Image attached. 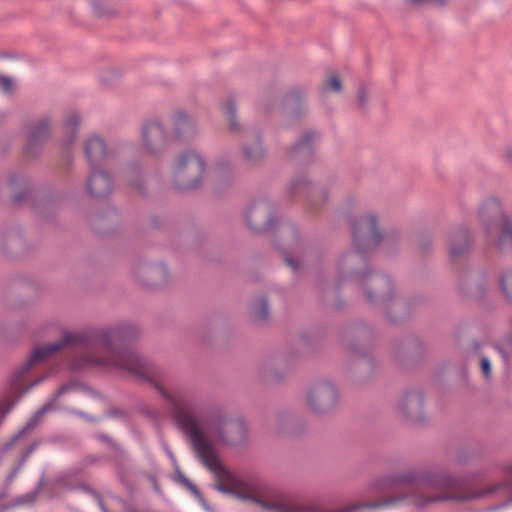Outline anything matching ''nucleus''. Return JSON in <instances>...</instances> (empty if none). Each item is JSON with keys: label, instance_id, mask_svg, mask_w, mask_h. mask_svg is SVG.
Masks as SVG:
<instances>
[{"label": "nucleus", "instance_id": "1", "mask_svg": "<svg viewBox=\"0 0 512 512\" xmlns=\"http://www.w3.org/2000/svg\"><path fill=\"white\" fill-rule=\"evenodd\" d=\"M169 401L173 416L181 429L189 436L193 448L201 460L216 477V489L231 492L237 481L216 456L212 442L236 444L245 435V426L240 419L232 420L219 407L190 398L180 392H169L156 385Z\"/></svg>", "mask_w": 512, "mask_h": 512}, {"label": "nucleus", "instance_id": "2", "mask_svg": "<svg viewBox=\"0 0 512 512\" xmlns=\"http://www.w3.org/2000/svg\"><path fill=\"white\" fill-rule=\"evenodd\" d=\"M127 338L125 327L101 329L90 332L73 333L64 332L60 341L36 347L30 358L17 369L9 380V390L20 397L29 389L42 382L45 376H41L24 387L22 380L24 375L36 364L51 356L65 346L82 347L84 355L72 362L73 369L104 366L118 368L140 379L150 380L154 376V368L144 361L133 350L116 349V344L124 342Z\"/></svg>", "mask_w": 512, "mask_h": 512}, {"label": "nucleus", "instance_id": "3", "mask_svg": "<svg viewBox=\"0 0 512 512\" xmlns=\"http://www.w3.org/2000/svg\"><path fill=\"white\" fill-rule=\"evenodd\" d=\"M458 486L459 481L457 479L449 475H436L421 480L419 487L410 494L390 497L373 503H351L335 510H326L319 506H301L280 488L262 482L247 484L242 497L270 512H356L363 508L378 509L404 502L417 507H424L441 500H468L472 498V496L457 493Z\"/></svg>", "mask_w": 512, "mask_h": 512}, {"label": "nucleus", "instance_id": "4", "mask_svg": "<svg viewBox=\"0 0 512 512\" xmlns=\"http://www.w3.org/2000/svg\"><path fill=\"white\" fill-rule=\"evenodd\" d=\"M479 221L487 237L494 233L497 239H490L502 251L512 250V222L503 213L498 200L488 199L481 205L478 212Z\"/></svg>", "mask_w": 512, "mask_h": 512}, {"label": "nucleus", "instance_id": "5", "mask_svg": "<svg viewBox=\"0 0 512 512\" xmlns=\"http://www.w3.org/2000/svg\"><path fill=\"white\" fill-rule=\"evenodd\" d=\"M352 239L355 251L344 255L341 260L343 267H351L357 263L363 264L365 254L374 250L380 243L382 236L374 214H368L354 224Z\"/></svg>", "mask_w": 512, "mask_h": 512}, {"label": "nucleus", "instance_id": "6", "mask_svg": "<svg viewBox=\"0 0 512 512\" xmlns=\"http://www.w3.org/2000/svg\"><path fill=\"white\" fill-rule=\"evenodd\" d=\"M204 176V160L194 152L187 151L178 156L173 168L172 179L179 190H191L199 186Z\"/></svg>", "mask_w": 512, "mask_h": 512}, {"label": "nucleus", "instance_id": "7", "mask_svg": "<svg viewBox=\"0 0 512 512\" xmlns=\"http://www.w3.org/2000/svg\"><path fill=\"white\" fill-rule=\"evenodd\" d=\"M338 400L337 389L327 381L314 384L306 393L308 410L318 415L331 412L338 404Z\"/></svg>", "mask_w": 512, "mask_h": 512}, {"label": "nucleus", "instance_id": "8", "mask_svg": "<svg viewBox=\"0 0 512 512\" xmlns=\"http://www.w3.org/2000/svg\"><path fill=\"white\" fill-rule=\"evenodd\" d=\"M245 221L248 227L257 232L268 230L272 227V206L266 199L253 201L245 213Z\"/></svg>", "mask_w": 512, "mask_h": 512}, {"label": "nucleus", "instance_id": "9", "mask_svg": "<svg viewBox=\"0 0 512 512\" xmlns=\"http://www.w3.org/2000/svg\"><path fill=\"white\" fill-rule=\"evenodd\" d=\"M141 138L143 150L150 154L161 151L167 142L166 132L157 119L150 120L143 125Z\"/></svg>", "mask_w": 512, "mask_h": 512}, {"label": "nucleus", "instance_id": "10", "mask_svg": "<svg viewBox=\"0 0 512 512\" xmlns=\"http://www.w3.org/2000/svg\"><path fill=\"white\" fill-rule=\"evenodd\" d=\"M369 288L366 297L372 303H385L392 297L391 280L384 275H373L368 279Z\"/></svg>", "mask_w": 512, "mask_h": 512}, {"label": "nucleus", "instance_id": "11", "mask_svg": "<svg viewBox=\"0 0 512 512\" xmlns=\"http://www.w3.org/2000/svg\"><path fill=\"white\" fill-rule=\"evenodd\" d=\"M84 151L90 169L100 168L107 156L105 142L98 135H93L86 140Z\"/></svg>", "mask_w": 512, "mask_h": 512}, {"label": "nucleus", "instance_id": "12", "mask_svg": "<svg viewBox=\"0 0 512 512\" xmlns=\"http://www.w3.org/2000/svg\"><path fill=\"white\" fill-rule=\"evenodd\" d=\"M112 190V183L109 176L99 168L91 169L88 182V193L96 198L107 196Z\"/></svg>", "mask_w": 512, "mask_h": 512}, {"label": "nucleus", "instance_id": "13", "mask_svg": "<svg viewBox=\"0 0 512 512\" xmlns=\"http://www.w3.org/2000/svg\"><path fill=\"white\" fill-rule=\"evenodd\" d=\"M50 135V121L48 119L39 120L31 129L28 135L25 152L29 156H34L38 148Z\"/></svg>", "mask_w": 512, "mask_h": 512}, {"label": "nucleus", "instance_id": "14", "mask_svg": "<svg viewBox=\"0 0 512 512\" xmlns=\"http://www.w3.org/2000/svg\"><path fill=\"white\" fill-rule=\"evenodd\" d=\"M471 244V236L467 229L461 228L453 232L449 237L450 257L453 260L462 257L469 251Z\"/></svg>", "mask_w": 512, "mask_h": 512}, {"label": "nucleus", "instance_id": "15", "mask_svg": "<svg viewBox=\"0 0 512 512\" xmlns=\"http://www.w3.org/2000/svg\"><path fill=\"white\" fill-rule=\"evenodd\" d=\"M423 399L417 393L406 395L399 403L400 411L408 418L417 420L421 416Z\"/></svg>", "mask_w": 512, "mask_h": 512}, {"label": "nucleus", "instance_id": "16", "mask_svg": "<svg viewBox=\"0 0 512 512\" xmlns=\"http://www.w3.org/2000/svg\"><path fill=\"white\" fill-rule=\"evenodd\" d=\"M80 124L79 115L76 112L69 113L63 123V129L65 137L63 140V146L65 150H68L76 139V134Z\"/></svg>", "mask_w": 512, "mask_h": 512}, {"label": "nucleus", "instance_id": "17", "mask_svg": "<svg viewBox=\"0 0 512 512\" xmlns=\"http://www.w3.org/2000/svg\"><path fill=\"white\" fill-rule=\"evenodd\" d=\"M173 125L176 134L179 136H185L194 131V121L183 111L174 114Z\"/></svg>", "mask_w": 512, "mask_h": 512}, {"label": "nucleus", "instance_id": "18", "mask_svg": "<svg viewBox=\"0 0 512 512\" xmlns=\"http://www.w3.org/2000/svg\"><path fill=\"white\" fill-rule=\"evenodd\" d=\"M315 139L316 135L314 133H305L301 140L293 146L291 150V154L293 155V157H310L312 153V143Z\"/></svg>", "mask_w": 512, "mask_h": 512}, {"label": "nucleus", "instance_id": "19", "mask_svg": "<svg viewBox=\"0 0 512 512\" xmlns=\"http://www.w3.org/2000/svg\"><path fill=\"white\" fill-rule=\"evenodd\" d=\"M293 189L300 193L309 194L313 198L321 194V199L324 200L326 196L322 194L318 187L311 186L306 180H300L294 184Z\"/></svg>", "mask_w": 512, "mask_h": 512}, {"label": "nucleus", "instance_id": "20", "mask_svg": "<svg viewBox=\"0 0 512 512\" xmlns=\"http://www.w3.org/2000/svg\"><path fill=\"white\" fill-rule=\"evenodd\" d=\"M263 149L259 143H253L244 149V156L250 163H255L263 157Z\"/></svg>", "mask_w": 512, "mask_h": 512}, {"label": "nucleus", "instance_id": "21", "mask_svg": "<svg viewBox=\"0 0 512 512\" xmlns=\"http://www.w3.org/2000/svg\"><path fill=\"white\" fill-rule=\"evenodd\" d=\"M221 109L227 118L230 129H232V130L236 129V122H235V118H234L235 107H234L233 101L231 99H228L225 103H223L221 105Z\"/></svg>", "mask_w": 512, "mask_h": 512}, {"label": "nucleus", "instance_id": "22", "mask_svg": "<svg viewBox=\"0 0 512 512\" xmlns=\"http://www.w3.org/2000/svg\"><path fill=\"white\" fill-rule=\"evenodd\" d=\"M503 293L509 301H512V271L504 273L500 278Z\"/></svg>", "mask_w": 512, "mask_h": 512}, {"label": "nucleus", "instance_id": "23", "mask_svg": "<svg viewBox=\"0 0 512 512\" xmlns=\"http://www.w3.org/2000/svg\"><path fill=\"white\" fill-rule=\"evenodd\" d=\"M323 89L325 91L340 92L342 89L340 78L336 74L329 75L324 82Z\"/></svg>", "mask_w": 512, "mask_h": 512}, {"label": "nucleus", "instance_id": "24", "mask_svg": "<svg viewBox=\"0 0 512 512\" xmlns=\"http://www.w3.org/2000/svg\"><path fill=\"white\" fill-rule=\"evenodd\" d=\"M52 409V403H46L41 409H39L35 415L29 420L26 427L24 428V431H28L32 429L37 422L41 419V417L48 411Z\"/></svg>", "mask_w": 512, "mask_h": 512}, {"label": "nucleus", "instance_id": "25", "mask_svg": "<svg viewBox=\"0 0 512 512\" xmlns=\"http://www.w3.org/2000/svg\"><path fill=\"white\" fill-rule=\"evenodd\" d=\"M413 477L410 474L402 475L397 478H388L383 481V483L380 486L381 490L393 488L396 484V482H412Z\"/></svg>", "mask_w": 512, "mask_h": 512}, {"label": "nucleus", "instance_id": "26", "mask_svg": "<svg viewBox=\"0 0 512 512\" xmlns=\"http://www.w3.org/2000/svg\"><path fill=\"white\" fill-rule=\"evenodd\" d=\"M253 314L256 320H265L268 316V306L265 299H261L257 306H253Z\"/></svg>", "mask_w": 512, "mask_h": 512}, {"label": "nucleus", "instance_id": "27", "mask_svg": "<svg viewBox=\"0 0 512 512\" xmlns=\"http://www.w3.org/2000/svg\"><path fill=\"white\" fill-rule=\"evenodd\" d=\"M499 350L503 358L506 360L508 355L512 352V336L508 337L501 343Z\"/></svg>", "mask_w": 512, "mask_h": 512}, {"label": "nucleus", "instance_id": "28", "mask_svg": "<svg viewBox=\"0 0 512 512\" xmlns=\"http://www.w3.org/2000/svg\"><path fill=\"white\" fill-rule=\"evenodd\" d=\"M300 103L299 93H291L285 99V105L291 109L296 108Z\"/></svg>", "mask_w": 512, "mask_h": 512}, {"label": "nucleus", "instance_id": "29", "mask_svg": "<svg viewBox=\"0 0 512 512\" xmlns=\"http://www.w3.org/2000/svg\"><path fill=\"white\" fill-rule=\"evenodd\" d=\"M14 84L13 81L5 76H0V90L4 93H8L12 90Z\"/></svg>", "mask_w": 512, "mask_h": 512}, {"label": "nucleus", "instance_id": "30", "mask_svg": "<svg viewBox=\"0 0 512 512\" xmlns=\"http://www.w3.org/2000/svg\"><path fill=\"white\" fill-rule=\"evenodd\" d=\"M491 363L490 360L487 357H483L481 359V371L484 374L485 377H489L491 374Z\"/></svg>", "mask_w": 512, "mask_h": 512}, {"label": "nucleus", "instance_id": "31", "mask_svg": "<svg viewBox=\"0 0 512 512\" xmlns=\"http://www.w3.org/2000/svg\"><path fill=\"white\" fill-rule=\"evenodd\" d=\"M188 487L201 500L203 507L206 510H208V506L206 505L205 501L203 500V498H202L200 492L197 490V488L194 485H192L191 483H188Z\"/></svg>", "mask_w": 512, "mask_h": 512}, {"label": "nucleus", "instance_id": "32", "mask_svg": "<svg viewBox=\"0 0 512 512\" xmlns=\"http://www.w3.org/2000/svg\"><path fill=\"white\" fill-rule=\"evenodd\" d=\"M286 263H287V265H288V266H290L293 270H297V268H298V263H297L295 260H293V259H291V258H287V259H286Z\"/></svg>", "mask_w": 512, "mask_h": 512}, {"label": "nucleus", "instance_id": "33", "mask_svg": "<svg viewBox=\"0 0 512 512\" xmlns=\"http://www.w3.org/2000/svg\"><path fill=\"white\" fill-rule=\"evenodd\" d=\"M363 276L364 275L360 271H358V270H355V271L352 272V277L353 278H358V277H363Z\"/></svg>", "mask_w": 512, "mask_h": 512}, {"label": "nucleus", "instance_id": "34", "mask_svg": "<svg viewBox=\"0 0 512 512\" xmlns=\"http://www.w3.org/2000/svg\"><path fill=\"white\" fill-rule=\"evenodd\" d=\"M358 98H359V102H360V103H363V102H364V95H363V93H362V92H359Z\"/></svg>", "mask_w": 512, "mask_h": 512}, {"label": "nucleus", "instance_id": "35", "mask_svg": "<svg viewBox=\"0 0 512 512\" xmlns=\"http://www.w3.org/2000/svg\"><path fill=\"white\" fill-rule=\"evenodd\" d=\"M507 157H509L512 160V151L507 152Z\"/></svg>", "mask_w": 512, "mask_h": 512}, {"label": "nucleus", "instance_id": "36", "mask_svg": "<svg viewBox=\"0 0 512 512\" xmlns=\"http://www.w3.org/2000/svg\"><path fill=\"white\" fill-rule=\"evenodd\" d=\"M65 388H60L59 391H58V395L62 394L64 392Z\"/></svg>", "mask_w": 512, "mask_h": 512}]
</instances>
